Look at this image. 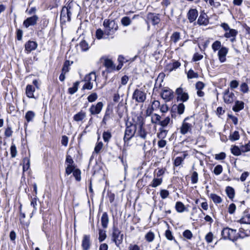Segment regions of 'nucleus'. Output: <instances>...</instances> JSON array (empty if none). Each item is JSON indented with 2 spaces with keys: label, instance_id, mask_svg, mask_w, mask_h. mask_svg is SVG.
<instances>
[{
  "label": "nucleus",
  "instance_id": "b1692460",
  "mask_svg": "<svg viewBox=\"0 0 250 250\" xmlns=\"http://www.w3.org/2000/svg\"><path fill=\"white\" fill-rule=\"evenodd\" d=\"M109 223V218L108 214L106 212H104L102 214L101 217V224L103 228L104 229H106L107 228L108 224Z\"/></svg>",
  "mask_w": 250,
  "mask_h": 250
},
{
  "label": "nucleus",
  "instance_id": "9d476101",
  "mask_svg": "<svg viewBox=\"0 0 250 250\" xmlns=\"http://www.w3.org/2000/svg\"><path fill=\"white\" fill-rule=\"evenodd\" d=\"M161 97L166 102L171 100L173 98V91L167 87H165L161 93Z\"/></svg>",
  "mask_w": 250,
  "mask_h": 250
},
{
  "label": "nucleus",
  "instance_id": "bf43d9fd",
  "mask_svg": "<svg viewBox=\"0 0 250 250\" xmlns=\"http://www.w3.org/2000/svg\"><path fill=\"white\" fill-rule=\"evenodd\" d=\"M161 197L163 199H165L167 198L169 195V192L167 190L161 189L160 192Z\"/></svg>",
  "mask_w": 250,
  "mask_h": 250
},
{
  "label": "nucleus",
  "instance_id": "412c9836",
  "mask_svg": "<svg viewBox=\"0 0 250 250\" xmlns=\"http://www.w3.org/2000/svg\"><path fill=\"white\" fill-rule=\"evenodd\" d=\"M104 65L106 68L107 70L111 72L115 70V66L114 65L113 62L108 59H106L104 61Z\"/></svg>",
  "mask_w": 250,
  "mask_h": 250
},
{
  "label": "nucleus",
  "instance_id": "f03ea898",
  "mask_svg": "<svg viewBox=\"0 0 250 250\" xmlns=\"http://www.w3.org/2000/svg\"><path fill=\"white\" fill-rule=\"evenodd\" d=\"M103 25L105 28V35L108 38L110 37L111 39L114 38L113 35L117 31L118 26L117 23L113 20L105 19L104 21Z\"/></svg>",
  "mask_w": 250,
  "mask_h": 250
},
{
  "label": "nucleus",
  "instance_id": "de8ad7c7",
  "mask_svg": "<svg viewBox=\"0 0 250 250\" xmlns=\"http://www.w3.org/2000/svg\"><path fill=\"white\" fill-rule=\"evenodd\" d=\"M187 77L188 79L197 78L199 75L197 73L195 72L192 69H190L188 72Z\"/></svg>",
  "mask_w": 250,
  "mask_h": 250
},
{
  "label": "nucleus",
  "instance_id": "f8f14e48",
  "mask_svg": "<svg viewBox=\"0 0 250 250\" xmlns=\"http://www.w3.org/2000/svg\"><path fill=\"white\" fill-rule=\"evenodd\" d=\"M229 49L225 46H222L218 51V57L221 62H224L226 61V56L228 53Z\"/></svg>",
  "mask_w": 250,
  "mask_h": 250
},
{
  "label": "nucleus",
  "instance_id": "5701e85b",
  "mask_svg": "<svg viewBox=\"0 0 250 250\" xmlns=\"http://www.w3.org/2000/svg\"><path fill=\"white\" fill-rule=\"evenodd\" d=\"M35 87L34 86L28 84L26 87V94L29 98H34V92L35 91Z\"/></svg>",
  "mask_w": 250,
  "mask_h": 250
},
{
  "label": "nucleus",
  "instance_id": "6e6552de",
  "mask_svg": "<svg viewBox=\"0 0 250 250\" xmlns=\"http://www.w3.org/2000/svg\"><path fill=\"white\" fill-rule=\"evenodd\" d=\"M146 94L145 91L141 89H136L133 93L132 99L137 103H144L146 99Z\"/></svg>",
  "mask_w": 250,
  "mask_h": 250
},
{
  "label": "nucleus",
  "instance_id": "13d9d810",
  "mask_svg": "<svg viewBox=\"0 0 250 250\" xmlns=\"http://www.w3.org/2000/svg\"><path fill=\"white\" fill-rule=\"evenodd\" d=\"M145 238L148 242H152L154 238V234L152 231H149L146 235Z\"/></svg>",
  "mask_w": 250,
  "mask_h": 250
},
{
  "label": "nucleus",
  "instance_id": "bb28decb",
  "mask_svg": "<svg viewBox=\"0 0 250 250\" xmlns=\"http://www.w3.org/2000/svg\"><path fill=\"white\" fill-rule=\"evenodd\" d=\"M168 130L164 128H159V132L157 134V137L160 139H164L167 134Z\"/></svg>",
  "mask_w": 250,
  "mask_h": 250
},
{
  "label": "nucleus",
  "instance_id": "f704fd0d",
  "mask_svg": "<svg viewBox=\"0 0 250 250\" xmlns=\"http://www.w3.org/2000/svg\"><path fill=\"white\" fill-rule=\"evenodd\" d=\"M209 197L215 204H219L222 202V198L216 194L211 193Z\"/></svg>",
  "mask_w": 250,
  "mask_h": 250
},
{
  "label": "nucleus",
  "instance_id": "864d4df0",
  "mask_svg": "<svg viewBox=\"0 0 250 250\" xmlns=\"http://www.w3.org/2000/svg\"><path fill=\"white\" fill-rule=\"evenodd\" d=\"M10 154L12 158H15L17 154V148L15 144H12L10 147Z\"/></svg>",
  "mask_w": 250,
  "mask_h": 250
},
{
  "label": "nucleus",
  "instance_id": "c03bdc74",
  "mask_svg": "<svg viewBox=\"0 0 250 250\" xmlns=\"http://www.w3.org/2000/svg\"><path fill=\"white\" fill-rule=\"evenodd\" d=\"M222 47V46H221V43L219 41H216L212 43V44L211 45L212 49L214 52H216L217 50L219 51V50Z\"/></svg>",
  "mask_w": 250,
  "mask_h": 250
},
{
  "label": "nucleus",
  "instance_id": "c85d7f7f",
  "mask_svg": "<svg viewBox=\"0 0 250 250\" xmlns=\"http://www.w3.org/2000/svg\"><path fill=\"white\" fill-rule=\"evenodd\" d=\"M161 119V116L156 113L151 115V122L152 124L159 125Z\"/></svg>",
  "mask_w": 250,
  "mask_h": 250
},
{
  "label": "nucleus",
  "instance_id": "09e8293b",
  "mask_svg": "<svg viewBox=\"0 0 250 250\" xmlns=\"http://www.w3.org/2000/svg\"><path fill=\"white\" fill-rule=\"evenodd\" d=\"M238 222L240 223L250 224V214H247L241 218Z\"/></svg>",
  "mask_w": 250,
  "mask_h": 250
},
{
  "label": "nucleus",
  "instance_id": "0eeeda50",
  "mask_svg": "<svg viewBox=\"0 0 250 250\" xmlns=\"http://www.w3.org/2000/svg\"><path fill=\"white\" fill-rule=\"evenodd\" d=\"M123 234L121 233V231L116 227L113 228V232L112 234V240L115 242L117 247H119L123 242Z\"/></svg>",
  "mask_w": 250,
  "mask_h": 250
},
{
  "label": "nucleus",
  "instance_id": "e2e57ef3",
  "mask_svg": "<svg viewBox=\"0 0 250 250\" xmlns=\"http://www.w3.org/2000/svg\"><path fill=\"white\" fill-rule=\"evenodd\" d=\"M97 98L98 95L97 93H93L88 96L87 100L88 102L92 103L95 101L97 99Z\"/></svg>",
  "mask_w": 250,
  "mask_h": 250
},
{
  "label": "nucleus",
  "instance_id": "0e129e2a",
  "mask_svg": "<svg viewBox=\"0 0 250 250\" xmlns=\"http://www.w3.org/2000/svg\"><path fill=\"white\" fill-rule=\"evenodd\" d=\"M181 64L178 62H175L169 65L170 71L175 70L180 66Z\"/></svg>",
  "mask_w": 250,
  "mask_h": 250
},
{
  "label": "nucleus",
  "instance_id": "a211bd4d",
  "mask_svg": "<svg viewBox=\"0 0 250 250\" xmlns=\"http://www.w3.org/2000/svg\"><path fill=\"white\" fill-rule=\"evenodd\" d=\"M82 246L83 250H88L90 246V236L84 235L83 236Z\"/></svg>",
  "mask_w": 250,
  "mask_h": 250
},
{
  "label": "nucleus",
  "instance_id": "473e14b6",
  "mask_svg": "<svg viewBox=\"0 0 250 250\" xmlns=\"http://www.w3.org/2000/svg\"><path fill=\"white\" fill-rule=\"evenodd\" d=\"M96 80V75L95 73L91 72L88 75H86L85 78V81L90 83H93Z\"/></svg>",
  "mask_w": 250,
  "mask_h": 250
},
{
  "label": "nucleus",
  "instance_id": "7c9ffc66",
  "mask_svg": "<svg viewBox=\"0 0 250 250\" xmlns=\"http://www.w3.org/2000/svg\"><path fill=\"white\" fill-rule=\"evenodd\" d=\"M226 192L228 196V197L232 199L235 196V191L233 188L228 186L226 188Z\"/></svg>",
  "mask_w": 250,
  "mask_h": 250
},
{
  "label": "nucleus",
  "instance_id": "052dcab7",
  "mask_svg": "<svg viewBox=\"0 0 250 250\" xmlns=\"http://www.w3.org/2000/svg\"><path fill=\"white\" fill-rule=\"evenodd\" d=\"M226 157V154L223 152L215 155V159L216 160H222L225 159Z\"/></svg>",
  "mask_w": 250,
  "mask_h": 250
},
{
  "label": "nucleus",
  "instance_id": "ea45409f",
  "mask_svg": "<svg viewBox=\"0 0 250 250\" xmlns=\"http://www.w3.org/2000/svg\"><path fill=\"white\" fill-rule=\"evenodd\" d=\"M79 83V82H76L74 83L72 87L68 88V92L69 94H73L78 90Z\"/></svg>",
  "mask_w": 250,
  "mask_h": 250
},
{
  "label": "nucleus",
  "instance_id": "6ab92c4d",
  "mask_svg": "<svg viewBox=\"0 0 250 250\" xmlns=\"http://www.w3.org/2000/svg\"><path fill=\"white\" fill-rule=\"evenodd\" d=\"M37 43L34 41H28L25 44V49L28 52H30L31 51L35 50L37 47Z\"/></svg>",
  "mask_w": 250,
  "mask_h": 250
},
{
  "label": "nucleus",
  "instance_id": "72a5a7b5",
  "mask_svg": "<svg viewBox=\"0 0 250 250\" xmlns=\"http://www.w3.org/2000/svg\"><path fill=\"white\" fill-rule=\"evenodd\" d=\"M163 181V179L162 178H154L152 181L151 184H150V186L153 188H156L159 186H160Z\"/></svg>",
  "mask_w": 250,
  "mask_h": 250
},
{
  "label": "nucleus",
  "instance_id": "7ed1b4c3",
  "mask_svg": "<svg viewBox=\"0 0 250 250\" xmlns=\"http://www.w3.org/2000/svg\"><path fill=\"white\" fill-rule=\"evenodd\" d=\"M195 125V118L193 116L186 117L183 121L180 127V133L185 135L190 132Z\"/></svg>",
  "mask_w": 250,
  "mask_h": 250
},
{
  "label": "nucleus",
  "instance_id": "4be33fe9",
  "mask_svg": "<svg viewBox=\"0 0 250 250\" xmlns=\"http://www.w3.org/2000/svg\"><path fill=\"white\" fill-rule=\"evenodd\" d=\"M30 154L29 152L28 156L24 158L22 160L23 162V171H27L30 167Z\"/></svg>",
  "mask_w": 250,
  "mask_h": 250
},
{
  "label": "nucleus",
  "instance_id": "dca6fc26",
  "mask_svg": "<svg viewBox=\"0 0 250 250\" xmlns=\"http://www.w3.org/2000/svg\"><path fill=\"white\" fill-rule=\"evenodd\" d=\"M198 15V11L195 9H190L187 14L188 19L190 22L195 21Z\"/></svg>",
  "mask_w": 250,
  "mask_h": 250
},
{
  "label": "nucleus",
  "instance_id": "4d7b16f0",
  "mask_svg": "<svg viewBox=\"0 0 250 250\" xmlns=\"http://www.w3.org/2000/svg\"><path fill=\"white\" fill-rule=\"evenodd\" d=\"M240 90L244 93H248L249 91V88L246 83H243L240 85Z\"/></svg>",
  "mask_w": 250,
  "mask_h": 250
},
{
  "label": "nucleus",
  "instance_id": "37998d69",
  "mask_svg": "<svg viewBox=\"0 0 250 250\" xmlns=\"http://www.w3.org/2000/svg\"><path fill=\"white\" fill-rule=\"evenodd\" d=\"M35 116V113L32 111H28L25 114V119L28 122H29L31 121Z\"/></svg>",
  "mask_w": 250,
  "mask_h": 250
},
{
  "label": "nucleus",
  "instance_id": "f257e3e1",
  "mask_svg": "<svg viewBox=\"0 0 250 250\" xmlns=\"http://www.w3.org/2000/svg\"><path fill=\"white\" fill-rule=\"evenodd\" d=\"M74 3L71 1L66 3L62 9L60 15V20L62 22H66L71 21Z\"/></svg>",
  "mask_w": 250,
  "mask_h": 250
},
{
  "label": "nucleus",
  "instance_id": "6e6d98bb",
  "mask_svg": "<svg viewBox=\"0 0 250 250\" xmlns=\"http://www.w3.org/2000/svg\"><path fill=\"white\" fill-rule=\"evenodd\" d=\"M223 171V167L220 165H217L213 170V173L216 175H220Z\"/></svg>",
  "mask_w": 250,
  "mask_h": 250
},
{
  "label": "nucleus",
  "instance_id": "8fccbe9b",
  "mask_svg": "<svg viewBox=\"0 0 250 250\" xmlns=\"http://www.w3.org/2000/svg\"><path fill=\"white\" fill-rule=\"evenodd\" d=\"M112 136L110 132L109 131H104L103 134V137L105 142L108 143L109 140L111 139Z\"/></svg>",
  "mask_w": 250,
  "mask_h": 250
},
{
  "label": "nucleus",
  "instance_id": "393cba45",
  "mask_svg": "<svg viewBox=\"0 0 250 250\" xmlns=\"http://www.w3.org/2000/svg\"><path fill=\"white\" fill-rule=\"evenodd\" d=\"M188 155V153L186 152H184V153L182 156L177 157L174 161V165L175 167L179 166L183 162L184 160Z\"/></svg>",
  "mask_w": 250,
  "mask_h": 250
},
{
  "label": "nucleus",
  "instance_id": "20e7f679",
  "mask_svg": "<svg viewBox=\"0 0 250 250\" xmlns=\"http://www.w3.org/2000/svg\"><path fill=\"white\" fill-rule=\"evenodd\" d=\"M137 125L131 123H126L124 137L125 143L129 141L136 134Z\"/></svg>",
  "mask_w": 250,
  "mask_h": 250
},
{
  "label": "nucleus",
  "instance_id": "79ce46f5",
  "mask_svg": "<svg viewBox=\"0 0 250 250\" xmlns=\"http://www.w3.org/2000/svg\"><path fill=\"white\" fill-rule=\"evenodd\" d=\"M180 39V33L178 32H174L171 37L170 39L172 42L176 43Z\"/></svg>",
  "mask_w": 250,
  "mask_h": 250
},
{
  "label": "nucleus",
  "instance_id": "58836bf2",
  "mask_svg": "<svg viewBox=\"0 0 250 250\" xmlns=\"http://www.w3.org/2000/svg\"><path fill=\"white\" fill-rule=\"evenodd\" d=\"M240 135L239 132L235 131L232 133H230L229 136V139L231 141H235L239 139Z\"/></svg>",
  "mask_w": 250,
  "mask_h": 250
},
{
  "label": "nucleus",
  "instance_id": "a878e982",
  "mask_svg": "<svg viewBox=\"0 0 250 250\" xmlns=\"http://www.w3.org/2000/svg\"><path fill=\"white\" fill-rule=\"evenodd\" d=\"M85 117V112L81 111L74 116L73 119L76 122H79L82 121Z\"/></svg>",
  "mask_w": 250,
  "mask_h": 250
},
{
  "label": "nucleus",
  "instance_id": "338daca9",
  "mask_svg": "<svg viewBox=\"0 0 250 250\" xmlns=\"http://www.w3.org/2000/svg\"><path fill=\"white\" fill-rule=\"evenodd\" d=\"M183 236L188 239H191L192 237V233L190 230L187 229L183 232Z\"/></svg>",
  "mask_w": 250,
  "mask_h": 250
},
{
  "label": "nucleus",
  "instance_id": "c9c22d12",
  "mask_svg": "<svg viewBox=\"0 0 250 250\" xmlns=\"http://www.w3.org/2000/svg\"><path fill=\"white\" fill-rule=\"evenodd\" d=\"M72 63V62L70 63V61L68 60L65 61L63 65V67L62 69V72L65 74L67 73L69 70V66Z\"/></svg>",
  "mask_w": 250,
  "mask_h": 250
},
{
  "label": "nucleus",
  "instance_id": "4c0bfd02",
  "mask_svg": "<svg viewBox=\"0 0 250 250\" xmlns=\"http://www.w3.org/2000/svg\"><path fill=\"white\" fill-rule=\"evenodd\" d=\"M165 77V74L164 73H161L158 75L157 79L156 80V82L155 83L154 88H156L158 85V82L160 81V84L158 85V87H160L161 86V83L163 82L164 79Z\"/></svg>",
  "mask_w": 250,
  "mask_h": 250
},
{
  "label": "nucleus",
  "instance_id": "774afa93",
  "mask_svg": "<svg viewBox=\"0 0 250 250\" xmlns=\"http://www.w3.org/2000/svg\"><path fill=\"white\" fill-rule=\"evenodd\" d=\"M103 147V144L102 142L97 143L94 148V152L96 153H98L102 149Z\"/></svg>",
  "mask_w": 250,
  "mask_h": 250
},
{
  "label": "nucleus",
  "instance_id": "9b49d317",
  "mask_svg": "<svg viewBox=\"0 0 250 250\" xmlns=\"http://www.w3.org/2000/svg\"><path fill=\"white\" fill-rule=\"evenodd\" d=\"M38 20V16L36 15H34L25 20L23 22V25L26 28H28L30 26H34L37 24Z\"/></svg>",
  "mask_w": 250,
  "mask_h": 250
},
{
  "label": "nucleus",
  "instance_id": "cd10ccee",
  "mask_svg": "<svg viewBox=\"0 0 250 250\" xmlns=\"http://www.w3.org/2000/svg\"><path fill=\"white\" fill-rule=\"evenodd\" d=\"M244 105L243 102L237 101L232 107V110L235 112H238L244 108Z\"/></svg>",
  "mask_w": 250,
  "mask_h": 250
},
{
  "label": "nucleus",
  "instance_id": "49530a36",
  "mask_svg": "<svg viewBox=\"0 0 250 250\" xmlns=\"http://www.w3.org/2000/svg\"><path fill=\"white\" fill-rule=\"evenodd\" d=\"M110 116L109 111L108 109H107L105 111L104 115L102 121V123L104 125H106L107 122L110 119Z\"/></svg>",
  "mask_w": 250,
  "mask_h": 250
},
{
  "label": "nucleus",
  "instance_id": "e433bc0d",
  "mask_svg": "<svg viewBox=\"0 0 250 250\" xmlns=\"http://www.w3.org/2000/svg\"><path fill=\"white\" fill-rule=\"evenodd\" d=\"M105 36L104 31H103L101 29L99 28L96 30V37L98 39L100 40L102 38H107V36L105 37Z\"/></svg>",
  "mask_w": 250,
  "mask_h": 250
},
{
  "label": "nucleus",
  "instance_id": "5fc2aeb1",
  "mask_svg": "<svg viewBox=\"0 0 250 250\" xmlns=\"http://www.w3.org/2000/svg\"><path fill=\"white\" fill-rule=\"evenodd\" d=\"M81 172L79 169H74L73 171V175L77 181H80L81 179Z\"/></svg>",
  "mask_w": 250,
  "mask_h": 250
},
{
  "label": "nucleus",
  "instance_id": "ddd939ff",
  "mask_svg": "<svg viewBox=\"0 0 250 250\" xmlns=\"http://www.w3.org/2000/svg\"><path fill=\"white\" fill-rule=\"evenodd\" d=\"M235 98L234 94L232 92H230L229 89L225 91L223 98L226 103L230 104L233 103Z\"/></svg>",
  "mask_w": 250,
  "mask_h": 250
},
{
  "label": "nucleus",
  "instance_id": "aec40b11",
  "mask_svg": "<svg viewBox=\"0 0 250 250\" xmlns=\"http://www.w3.org/2000/svg\"><path fill=\"white\" fill-rule=\"evenodd\" d=\"M147 19L149 20L153 25L157 24L159 23L160 20L158 15L154 14L149 13L147 15Z\"/></svg>",
  "mask_w": 250,
  "mask_h": 250
},
{
  "label": "nucleus",
  "instance_id": "2f4dec72",
  "mask_svg": "<svg viewBox=\"0 0 250 250\" xmlns=\"http://www.w3.org/2000/svg\"><path fill=\"white\" fill-rule=\"evenodd\" d=\"M238 34V31L234 29H230L228 31L226 32L224 34V37L227 38H229L234 36H236Z\"/></svg>",
  "mask_w": 250,
  "mask_h": 250
},
{
  "label": "nucleus",
  "instance_id": "39448f33",
  "mask_svg": "<svg viewBox=\"0 0 250 250\" xmlns=\"http://www.w3.org/2000/svg\"><path fill=\"white\" fill-rule=\"evenodd\" d=\"M139 123L137 124L138 127H137L136 137L140 138L143 140L147 139V137L149 134L146 129L143 127L144 122H143V118L141 116L138 117Z\"/></svg>",
  "mask_w": 250,
  "mask_h": 250
},
{
  "label": "nucleus",
  "instance_id": "680f3d73",
  "mask_svg": "<svg viewBox=\"0 0 250 250\" xmlns=\"http://www.w3.org/2000/svg\"><path fill=\"white\" fill-rule=\"evenodd\" d=\"M80 46L83 51H87L89 48L88 44L85 41H82L80 43Z\"/></svg>",
  "mask_w": 250,
  "mask_h": 250
},
{
  "label": "nucleus",
  "instance_id": "a18cd8bd",
  "mask_svg": "<svg viewBox=\"0 0 250 250\" xmlns=\"http://www.w3.org/2000/svg\"><path fill=\"white\" fill-rule=\"evenodd\" d=\"M231 152L233 155L239 156L241 154L242 151L241 147L240 148L237 146H234L231 148Z\"/></svg>",
  "mask_w": 250,
  "mask_h": 250
},
{
  "label": "nucleus",
  "instance_id": "4468645a",
  "mask_svg": "<svg viewBox=\"0 0 250 250\" xmlns=\"http://www.w3.org/2000/svg\"><path fill=\"white\" fill-rule=\"evenodd\" d=\"M176 93L178 95V98L182 102H186L188 99V93L185 92L181 87L178 88L176 90Z\"/></svg>",
  "mask_w": 250,
  "mask_h": 250
},
{
  "label": "nucleus",
  "instance_id": "1a4fd4ad",
  "mask_svg": "<svg viewBox=\"0 0 250 250\" xmlns=\"http://www.w3.org/2000/svg\"><path fill=\"white\" fill-rule=\"evenodd\" d=\"M104 104L102 102H98L96 104H92L89 109V112L91 115H97L100 113Z\"/></svg>",
  "mask_w": 250,
  "mask_h": 250
},
{
  "label": "nucleus",
  "instance_id": "2eb2a0df",
  "mask_svg": "<svg viewBox=\"0 0 250 250\" xmlns=\"http://www.w3.org/2000/svg\"><path fill=\"white\" fill-rule=\"evenodd\" d=\"M173 124V121L171 117L167 116L164 118L162 120H161L159 125L161 126L160 128H166L168 126H171Z\"/></svg>",
  "mask_w": 250,
  "mask_h": 250
},
{
  "label": "nucleus",
  "instance_id": "69168bd1",
  "mask_svg": "<svg viewBox=\"0 0 250 250\" xmlns=\"http://www.w3.org/2000/svg\"><path fill=\"white\" fill-rule=\"evenodd\" d=\"M165 236L169 240H174V241H176V240L174 239V238L172 234V232L169 229H167L166 231Z\"/></svg>",
  "mask_w": 250,
  "mask_h": 250
},
{
  "label": "nucleus",
  "instance_id": "423d86ee",
  "mask_svg": "<svg viewBox=\"0 0 250 250\" xmlns=\"http://www.w3.org/2000/svg\"><path fill=\"white\" fill-rule=\"evenodd\" d=\"M222 237L225 239H229L232 241H236L239 235L236 232V230L229 228L224 229L221 232Z\"/></svg>",
  "mask_w": 250,
  "mask_h": 250
},
{
  "label": "nucleus",
  "instance_id": "a19ab883",
  "mask_svg": "<svg viewBox=\"0 0 250 250\" xmlns=\"http://www.w3.org/2000/svg\"><path fill=\"white\" fill-rule=\"evenodd\" d=\"M106 237V231L101 229H99V240L100 242L104 241Z\"/></svg>",
  "mask_w": 250,
  "mask_h": 250
},
{
  "label": "nucleus",
  "instance_id": "603ef678",
  "mask_svg": "<svg viewBox=\"0 0 250 250\" xmlns=\"http://www.w3.org/2000/svg\"><path fill=\"white\" fill-rule=\"evenodd\" d=\"M191 183L193 184H196L198 181V174L196 171H193L191 176Z\"/></svg>",
  "mask_w": 250,
  "mask_h": 250
},
{
  "label": "nucleus",
  "instance_id": "3c124183",
  "mask_svg": "<svg viewBox=\"0 0 250 250\" xmlns=\"http://www.w3.org/2000/svg\"><path fill=\"white\" fill-rule=\"evenodd\" d=\"M121 22L124 26H126L131 24V21L128 17H124L121 19Z\"/></svg>",
  "mask_w": 250,
  "mask_h": 250
},
{
  "label": "nucleus",
  "instance_id": "c756f323",
  "mask_svg": "<svg viewBox=\"0 0 250 250\" xmlns=\"http://www.w3.org/2000/svg\"><path fill=\"white\" fill-rule=\"evenodd\" d=\"M175 208L176 211L179 213L183 212L186 209V207L184 204L180 201L176 202Z\"/></svg>",
  "mask_w": 250,
  "mask_h": 250
},
{
  "label": "nucleus",
  "instance_id": "f3484780",
  "mask_svg": "<svg viewBox=\"0 0 250 250\" xmlns=\"http://www.w3.org/2000/svg\"><path fill=\"white\" fill-rule=\"evenodd\" d=\"M207 17L205 13H201L198 19L197 24L199 25H207L209 22Z\"/></svg>",
  "mask_w": 250,
  "mask_h": 250
}]
</instances>
